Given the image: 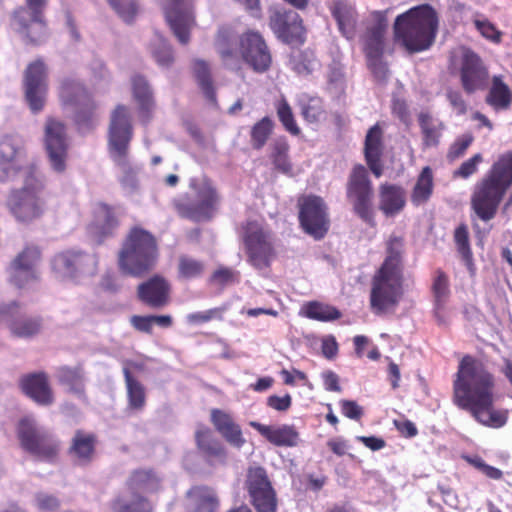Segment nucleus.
<instances>
[{
  "label": "nucleus",
  "mask_w": 512,
  "mask_h": 512,
  "mask_svg": "<svg viewBox=\"0 0 512 512\" xmlns=\"http://www.w3.org/2000/svg\"><path fill=\"white\" fill-rule=\"evenodd\" d=\"M459 75L461 86L467 94L484 90L488 86V68L480 56L469 49L462 54Z\"/></svg>",
  "instance_id": "19"
},
{
  "label": "nucleus",
  "mask_w": 512,
  "mask_h": 512,
  "mask_svg": "<svg viewBox=\"0 0 512 512\" xmlns=\"http://www.w3.org/2000/svg\"><path fill=\"white\" fill-rule=\"evenodd\" d=\"M384 11H373L370 14L371 21L364 35V52L367 59L382 58L384 52V36L388 28L387 14Z\"/></svg>",
  "instance_id": "25"
},
{
  "label": "nucleus",
  "mask_w": 512,
  "mask_h": 512,
  "mask_svg": "<svg viewBox=\"0 0 512 512\" xmlns=\"http://www.w3.org/2000/svg\"><path fill=\"white\" fill-rule=\"evenodd\" d=\"M404 239L391 235L386 241V256L371 278L369 305L376 315L395 310L404 294Z\"/></svg>",
  "instance_id": "3"
},
{
  "label": "nucleus",
  "mask_w": 512,
  "mask_h": 512,
  "mask_svg": "<svg viewBox=\"0 0 512 512\" xmlns=\"http://www.w3.org/2000/svg\"><path fill=\"white\" fill-rule=\"evenodd\" d=\"M383 149V131L377 123L368 130L364 143V156L366 163L370 171L377 178L383 174V165L381 163Z\"/></svg>",
  "instance_id": "29"
},
{
  "label": "nucleus",
  "mask_w": 512,
  "mask_h": 512,
  "mask_svg": "<svg viewBox=\"0 0 512 512\" xmlns=\"http://www.w3.org/2000/svg\"><path fill=\"white\" fill-rule=\"evenodd\" d=\"M119 226V220L114 209L105 204H98L95 212V221L91 225L92 233L99 243L114 235Z\"/></svg>",
  "instance_id": "34"
},
{
  "label": "nucleus",
  "mask_w": 512,
  "mask_h": 512,
  "mask_svg": "<svg viewBox=\"0 0 512 512\" xmlns=\"http://www.w3.org/2000/svg\"><path fill=\"white\" fill-rule=\"evenodd\" d=\"M160 257L159 243L149 230L135 225L124 236L117 253L119 271L127 276L142 278L156 267Z\"/></svg>",
  "instance_id": "5"
},
{
  "label": "nucleus",
  "mask_w": 512,
  "mask_h": 512,
  "mask_svg": "<svg viewBox=\"0 0 512 512\" xmlns=\"http://www.w3.org/2000/svg\"><path fill=\"white\" fill-rule=\"evenodd\" d=\"M290 144L285 136H279L269 146L268 158L274 171L293 176V163L290 158Z\"/></svg>",
  "instance_id": "38"
},
{
  "label": "nucleus",
  "mask_w": 512,
  "mask_h": 512,
  "mask_svg": "<svg viewBox=\"0 0 512 512\" xmlns=\"http://www.w3.org/2000/svg\"><path fill=\"white\" fill-rule=\"evenodd\" d=\"M297 204L302 229L316 240L324 238L329 230L330 221L323 198L312 194L302 195L298 198Z\"/></svg>",
  "instance_id": "15"
},
{
  "label": "nucleus",
  "mask_w": 512,
  "mask_h": 512,
  "mask_svg": "<svg viewBox=\"0 0 512 512\" xmlns=\"http://www.w3.org/2000/svg\"><path fill=\"white\" fill-rule=\"evenodd\" d=\"M276 113L283 128L293 136H298L301 132L296 123L293 111L289 103L282 99L276 104Z\"/></svg>",
  "instance_id": "51"
},
{
  "label": "nucleus",
  "mask_w": 512,
  "mask_h": 512,
  "mask_svg": "<svg viewBox=\"0 0 512 512\" xmlns=\"http://www.w3.org/2000/svg\"><path fill=\"white\" fill-rule=\"evenodd\" d=\"M62 105L73 111L76 125L83 130L94 127L97 119V103L87 87L76 80L65 79L59 91Z\"/></svg>",
  "instance_id": "10"
},
{
  "label": "nucleus",
  "mask_w": 512,
  "mask_h": 512,
  "mask_svg": "<svg viewBox=\"0 0 512 512\" xmlns=\"http://www.w3.org/2000/svg\"><path fill=\"white\" fill-rule=\"evenodd\" d=\"M289 64L299 76L310 75L318 65V60L312 50H298L291 54Z\"/></svg>",
  "instance_id": "45"
},
{
  "label": "nucleus",
  "mask_w": 512,
  "mask_h": 512,
  "mask_svg": "<svg viewBox=\"0 0 512 512\" xmlns=\"http://www.w3.org/2000/svg\"><path fill=\"white\" fill-rule=\"evenodd\" d=\"M452 387L454 405L468 412L479 424L498 429L507 423L508 411L494 406L496 377L482 359L464 355L458 363Z\"/></svg>",
  "instance_id": "1"
},
{
  "label": "nucleus",
  "mask_w": 512,
  "mask_h": 512,
  "mask_svg": "<svg viewBox=\"0 0 512 512\" xmlns=\"http://www.w3.org/2000/svg\"><path fill=\"white\" fill-rule=\"evenodd\" d=\"M227 306L214 307L205 311L190 313L187 315V322L193 325L204 324L213 320L222 321Z\"/></svg>",
  "instance_id": "53"
},
{
  "label": "nucleus",
  "mask_w": 512,
  "mask_h": 512,
  "mask_svg": "<svg viewBox=\"0 0 512 512\" xmlns=\"http://www.w3.org/2000/svg\"><path fill=\"white\" fill-rule=\"evenodd\" d=\"M23 87L25 99L34 113L40 112L48 91V70L42 59L28 64L24 72Z\"/></svg>",
  "instance_id": "16"
},
{
  "label": "nucleus",
  "mask_w": 512,
  "mask_h": 512,
  "mask_svg": "<svg viewBox=\"0 0 512 512\" xmlns=\"http://www.w3.org/2000/svg\"><path fill=\"white\" fill-rule=\"evenodd\" d=\"M40 259L41 251L39 247L26 246L10 264V282L21 289L37 280L35 267Z\"/></svg>",
  "instance_id": "21"
},
{
  "label": "nucleus",
  "mask_w": 512,
  "mask_h": 512,
  "mask_svg": "<svg viewBox=\"0 0 512 512\" xmlns=\"http://www.w3.org/2000/svg\"><path fill=\"white\" fill-rule=\"evenodd\" d=\"M20 446L36 460L53 463L58 459L60 442L47 430L29 418H22L17 425Z\"/></svg>",
  "instance_id": "11"
},
{
  "label": "nucleus",
  "mask_w": 512,
  "mask_h": 512,
  "mask_svg": "<svg viewBox=\"0 0 512 512\" xmlns=\"http://www.w3.org/2000/svg\"><path fill=\"white\" fill-rule=\"evenodd\" d=\"M195 443L199 453L207 460L225 461L227 451L224 445L215 438L213 431L204 424H199L195 431Z\"/></svg>",
  "instance_id": "31"
},
{
  "label": "nucleus",
  "mask_w": 512,
  "mask_h": 512,
  "mask_svg": "<svg viewBox=\"0 0 512 512\" xmlns=\"http://www.w3.org/2000/svg\"><path fill=\"white\" fill-rule=\"evenodd\" d=\"M239 272L232 268L220 266L210 276L209 281L211 284L226 286L239 281Z\"/></svg>",
  "instance_id": "56"
},
{
  "label": "nucleus",
  "mask_w": 512,
  "mask_h": 512,
  "mask_svg": "<svg viewBox=\"0 0 512 512\" xmlns=\"http://www.w3.org/2000/svg\"><path fill=\"white\" fill-rule=\"evenodd\" d=\"M156 483V477L150 470H135L127 481L128 488L133 491H148Z\"/></svg>",
  "instance_id": "52"
},
{
  "label": "nucleus",
  "mask_w": 512,
  "mask_h": 512,
  "mask_svg": "<svg viewBox=\"0 0 512 512\" xmlns=\"http://www.w3.org/2000/svg\"><path fill=\"white\" fill-rule=\"evenodd\" d=\"M44 142L52 168L56 172L65 171L68 156L65 124L58 119L48 117L45 125Z\"/></svg>",
  "instance_id": "17"
},
{
  "label": "nucleus",
  "mask_w": 512,
  "mask_h": 512,
  "mask_svg": "<svg viewBox=\"0 0 512 512\" xmlns=\"http://www.w3.org/2000/svg\"><path fill=\"white\" fill-rule=\"evenodd\" d=\"M206 269L202 260L196 259L190 255L182 254L178 258L177 276L181 280H193L200 278Z\"/></svg>",
  "instance_id": "46"
},
{
  "label": "nucleus",
  "mask_w": 512,
  "mask_h": 512,
  "mask_svg": "<svg viewBox=\"0 0 512 512\" xmlns=\"http://www.w3.org/2000/svg\"><path fill=\"white\" fill-rule=\"evenodd\" d=\"M193 74L205 97L211 101L216 100V92L213 86L209 64L197 59L193 62Z\"/></svg>",
  "instance_id": "47"
},
{
  "label": "nucleus",
  "mask_w": 512,
  "mask_h": 512,
  "mask_svg": "<svg viewBox=\"0 0 512 512\" xmlns=\"http://www.w3.org/2000/svg\"><path fill=\"white\" fill-rule=\"evenodd\" d=\"M275 124L269 116L255 122L250 129V144L254 150H261L273 134Z\"/></svg>",
  "instance_id": "44"
},
{
  "label": "nucleus",
  "mask_w": 512,
  "mask_h": 512,
  "mask_svg": "<svg viewBox=\"0 0 512 512\" xmlns=\"http://www.w3.org/2000/svg\"><path fill=\"white\" fill-rule=\"evenodd\" d=\"M128 366L140 368V365L133 362H127L126 366L123 368L127 396V409L133 412H139L146 406V389L145 386L132 375Z\"/></svg>",
  "instance_id": "32"
},
{
  "label": "nucleus",
  "mask_w": 512,
  "mask_h": 512,
  "mask_svg": "<svg viewBox=\"0 0 512 512\" xmlns=\"http://www.w3.org/2000/svg\"><path fill=\"white\" fill-rule=\"evenodd\" d=\"M379 198V209L387 217L400 213L406 204L405 190L396 184H381Z\"/></svg>",
  "instance_id": "33"
},
{
  "label": "nucleus",
  "mask_w": 512,
  "mask_h": 512,
  "mask_svg": "<svg viewBox=\"0 0 512 512\" xmlns=\"http://www.w3.org/2000/svg\"><path fill=\"white\" fill-rule=\"evenodd\" d=\"M170 292L169 282L161 275H154L137 287L138 299L153 309L165 307L170 301Z\"/></svg>",
  "instance_id": "27"
},
{
  "label": "nucleus",
  "mask_w": 512,
  "mask_h": 512,
  "mask_svg": "<svg viewBox=\"0 0 512 512\" xmlns=\"http://www.w3.org/2000/svg\"><path fill=\"white\" fill-rule=\"evenodd\" d=\"M242 242L247 262L254 269H270L277 257L275 236L271 229L257 220H248L242 225Z\"/></svg>",
  "instance_id": "9"
},
{
  "label": "nucleus",
  "mask_w": 512,
  "mask_h": 512,
  "mask_svg": "<svg viewBox=\"0 0 512 512\" xmlns=\"http://www.w3.org/2000/svg\"><path fill=\"white\" fill-rule=\"evenodd\" d=\"M0 171L3 173L0 176L3 180L14 177L18 173L24 175L26 171L22 170L20 165L19 149L9 137H5L0 141ZM27 171L33 170L28 169Z\"/></svg>",
  "instance_id": "37"
},
{
  "label": "nucleus",
  "mask_w": 512,
  "mask_h": 512,
  "mask_svg": "<svg viewBox=\"0 0 512 512\" xmlns=\"http://www.w3.org/2000/svg\"><path fill=\"white\" fill-rule=\"evenodd\" d=\"M98 257L80 249H67L54 255L51 269L60 279H77L93 275L98 267Z\"/></svg>",
  "instance_id": "13"
},
{
  "label": "nucleus",
  "mask_w": 512,
  "mask_h": 512,
  "mask_svg": "<svg viewBox=\"0 0 512 512\" xmlns=\"http://www.w3.org/2000/svg\"><path fill=\"white\" fill-rule=\"evenodd\" d=\"M46 7H20L14 12L18 31L31 44L40 45L48 38V27L44 17Z\"/></svg>",
  "instance_id": "18"
},
{
  "label": "nucleus",
  "mask_w": 512,
  "mask_h": 512,
  "mask_svg": "<svg viewBox=\"0 0 512 512\" xmlns=\"http://www.w3.org/2000/svg\"><path fill=\"white\" fill-rule=\"evenodd\" d=\"M210 420L215 429L232 446L241 448L245 444V439L239 424L233 417L221 409H212Z\"/></svg>",
  "instance_id": "30"
},
{
  "label": "nucleus",
  "mask_w": 512,
  "mask_h": 512,
  "mask_svg": "<svg viewBox=\"0 0 512 512\" xmlns=\"http://www.w3.org/2000/svg\"><path fill=\"white\" fill-rule=\"evenodd\" d=\"M116 13L126 22L133 21L138 7L135 0H108Z\"/></svg>",
  "instance_id": "57"
},
{
  "label": "nucleus",
  "mask_w": 512,
  "mask_h": 512,
  "mask_svg": "<svg viewBox=\"0 0 512 512\" xmlns=\"http://www.w3.org/2000/svg\"><path fill=\"white\" fill-rule=\"evenodd\" d=\"M418 123L422 133L423 145L425 147L437 146L444 128L443 123L426 112H421L418 115Z\"/></svg>",
  "instance_id": "42"
},
{
  "label": "nucleus",
  "mask_w": 512,
  "mask_h": 512,
  "mask_svg": "<svg viewBox=\"0 0 512 512\" xmlns=\"http://www.w3.org/2000/svg\"><path fill=\"white\" fill-rule=\"evenodd\" d=\"M342 414L352 420L359 421L363 414V408L354 400L343 399L339 402Z\"/></svg>",
  "instance_id": "63"
},
{
  "label": "nucleus",
  "mask_w": 512,
  "mask_h": 512,
  "mask_svg": "<svg viewBox=\"0 0 512 512\" xmlns=\"http://www.w3.org/2000/svg\"><path fill=\"white\" fill-rule=\"evenodd\" d=\"M434 189V176L430 166L422 168L417 177L416 183L411 192V202L415 206H420L428 202Z\"/></svg>",
  "instance_id": "40"
},
{
  "label": "nucleus",
  "mask_w": 512,
  "mask_h": 512,
  "mask_svg": "<svg viewBox=\"0 0 512 512\" xmlns=\"http://www.w3.org/2000/svg\"><path fill=\"white\" fill-rule=\"evenodd\" d=\"M250 426L259 432L269 443L277 447H295L300 441V435L294 425L278 426L265 425L251 421Z\"/></svg>",
  "instance_id": "28"
},
{
  "label": "nucleus",
  "mask_w": 512,
  "mask_h": 512,
  "mask_svg": "<svg viewBox=\"0 0 512 512\" xmlns=\"http://www.w3.org/2000/svg\"><path fill=\"white\" fill-rule=\"evenodd\" d=\"M111 508L113 512H152V506L149 500L139 494L134 493L133 499L126 502L122 498L115 499Z\"/></svg>",
  "instance_id": "50"
},
{
  "label": "nucleus",
  "mask_w": 512,
  "mask_h": 512,
  "mask_svg": "<svg viewBox=\"0 0 512 512\" xmlns=\"http://www.w3.org/2000/svg\"><path fill=\"white\" fill-rule=\"evenodd\" d=\"M57 379L61 385L67 386L69 392L78 397H85L84 371L81 366H61L57 369Z\"/></svg>",
  "instance_id": "39"
},
{
  "label": "nucleus",
  "mask_w": 512,
  "mask_h": 512,
  "mask_svg": "<svg viewBox=\"0 0 512 512\" xmlns=\"http://www.w3.org/2000/svg\"><path fill=\"white\" fill-rule=\"evenodd\" d=\"M454 242L458 253L469 270L473 269V253L470 247L469 230L466 224H460L454 231Z\"/></svg>",
  "instance_id": "48"
},
{
  "label": "nucleus",
  "mask_w": 512,
  "mask_h": 512,
  "mask_svg": "<svg viewBox=\"0 0 512 512\" xmlns=\"http://www.w3.org/2000/svg\"><path fill=\"white\" fill-rule=\"evenodd\" d=\"M0 320L7 323L11 333L19 338L37 335L42 328V318L20 315V306L13 301L0 307Z\"/></svg>",
  "instance_id": "24"
},
{
  "label": "nucleus",
  "mask_w": 512,
  "mask_h": 512,
  "mask_svg": "<svg viewBox=\"0 0 512 512\" xmlns=\"http://www.w3.org/2000/svg\"><path fill=\"white\" fill-rule=\"evenodd\" d=\"M215 46L228 68L240 69L243 64L256 74H264L273 66L271 47L259 30L249 28L234 37L229 28H221Z\"/></svg>",
  "instance_id": "2"
},
{
  "label": "nucleus",
  "mask_w": 512,
  "mask_h": 512,
  "mask_svg": "<svg viewBox=\"0 0 512 512\" xmlns=\"http://www.w3.org/2000/svg\"><path fill=\"white\" fill-rule=\"evenodd\" d=\"M346 197L354 213L368 225L374 226L373 184L367 169L362 164H356L351 169L346 184Z\"/></svg>",
  "instance_id": "12"
},
{
  "label": "nucleus",
  "mask_w": 512,
  "mask_h": 512,
  "mask_svg": "<svg viewBox=\"0 0 512 512\" xmlns=\"http://www.w3.org/2000/svg\"><path fill=\"white\" fill-rule=\"evenodd\" d=\"M483 161V157L480 153L473 155L468 160L464 161L460 167L454 171V178L467 179L471 175L475 174L478 170V165Z\"/></svg>",
  "instance_id": "60"
},
{
  "label": "nucleus",
  "mask_w": 512,
  "mask_h": 512,
  "mask_svg": "<svg viewBox=\"0 0 512 512\" xmlns=\"http://www.w3.org/2000/svg\"><path fill=\"white\" fill-rule=\"evenodd\" d=\"M35 500L38 509L44 512L56 511L60 507V501L56 496L44 492L37 493Z\"/></svg>",
  "instance_id": "62"
},
{
  "label": "nucleus",
  "mask_w": 512,
  "mask_h": 512,
  "mask_svg": "<svg viewBox=\"0 0 512 512\" xmlns=\"http://www.w3.org/2000/svg\"><path fill=\"white\" fill-rule=\"evenodd\" d=\"M431 290L437 308H444L450 295V283L448 275L443 270H435Z\"/></svg>",
  "instance_id": "49"
},
{
  "label": "nucleus",
  "mask_w": 512,
  "mask_h": 512,
  "mask_svg": "<svg viewBox=\"0 0 512 512\" xmlns=\"http://www.w3.org/2000/svg\"><path fill=\"white\" fill-rule=\"evenodd\" d=\"M22 392L41 406H50L55 397L47 373L40 371L28 373L19 379Z\"/></svg>",
  "instance_id": "26"
},
{
  "label": "nucleus",
  "mask_w": 512,
  "mask_h": 512,
  "mask_svg": "<svg viewBox=\"0 0 512 512\" xmlns=\"http://www.w3.org/2000/svg\"><path fill=\"white\" fill-rule=\"evenodd\" d=\"M323 112L322 100L318 97H310L301 104V115L310 123L318 122Z\"/></svg>",
  "instance_id": "54"
},
{
  "label": "nucleus",
  "mask_w": 512,
  "mask_h": 512,
  "mask_svg": "<svg viewBox=\"0 0 512 512\" xmlns=\"http://www.w3.org/2000/svg\"><path fill=\"white\" fill-rule=\"evenodd\" d=\"M336 19L339 29L347 38L352 37L354 33V22L348 11H343L341 7H335L332 12Z\"/></svg>",
  "instance_id": "59"
},
{
  "label": "nucleus",
  "mask_w": 512,
  "mask_h": 512,
  "mask_svg": "<svg viewBox=\"0 0 512 512\" xmlns=\"http://www.w3.org/2000/svg\"><path fill=\"white\" fill-rule=\"evenodd\" d=\"M151 51L155 61L162 67H169L174 61L171 47L162 38L153 44Z\"/></svg>",
  "instance_id": "55"
},
{
  "label": "nucleus",
  "mask_w": 512,
  "mask_h": 512,
  "mask_svg": "<svg viewBox=\"0 0 512 512\" xmlns=\"http://www.w3.org/2000/svg\"><path fill=\"white\" fill-rule=\"evenodd\" d=\"M195 499L194 512H217L220 507V501L216 491L208 486L193 487L190 492Z\"/></svg>",
  "instance_id": "43"
},
{
  "label": "nucleus",
  "mask_w": 512,
  "mask_h": 512,
  "mask_svg": "<svg viewBox=\"0 0 512 512\" xmlns=\"http://www.w3.org/2000/svg\"><path fill=\"white\" fill-rule=\"evenodd\" d=\"M438 25L436 10L429 4L418 5L396 17L394 38L410 53L424 51L434 43Z\"/></svg>",
  "instance_id": "6"
},
{
  "label": "nucleus",
  "mask_w": 512,
  "mask_h": 512,
  "mask_svg": "<svg viewBox=\"0 0 512 512\" xmlns=\"http://www.w3.org/2000/svg\"><path fill=\"white\" fill-rule=\"evenodd\" d=\"M132 94L135 101L153 99V92L148 81L141 75L132 78Z\"/></svg>",
  "instance_id": "58"
},
{
  "label": "nucleus",
  "mask_w": 512,
  "mask_h": 512,
  "mask_svg": "<svg viewBox=\"0 0 512 512\" xmlns=\"http://www.w3.org/2000/svg\"><path fill=\"white\" fill-rule=\"evenodd\" d=\"M485 103L495 112L507 111L512 106V91L502 75H494L485 96Z\"/></svg>",
  "instance_id": "36"
},
{
  "label": "nucleus",
  "mask_w": 512,
  "mask_h": 512,
  "mask_svg": "<svg viewBox=\"0 0 512 512\" xmlns=\"http://www.w3.org/2000/svg\"><path fill=\"white\" fill-rule=\"evenodd\" d=\"M276 37L286 44H303L305 28L300 15L291 10L276 11L269 21Z\"/></svg>",
  "instance_id": "20"
},
{
  "label": "nucleus",
  "mask_w": 512,
  "mask_h": 512,
  "mask_svg": "<svg viewBox=\"0 0 512 512\" xmlns=\"http://www.w3.org/2000/svg\"><path fill=\"white\" fill-rule=\"evenodd\" d=\"M97 443L96 434L78 429L71 440L69 454L80 464H88L95 455Z\"/></svg>",
  "instance_id": "35"
},
{
  "label": "nucleus",
  "mask_w": 512,
  "mask_h": 512,
  "mask_svg": "<svg viewBox=\"0 0 512 512\" xmlns=\"http://www.w3.org/2000/svg\"><path fill=\"white\" fill-rule=\"evenodd\" d=\"M512 186V152L501 154L475 184L470 205L483 222L495 218L501 202Z\"/></svg>",
  "instance_id": "4"
},
{
  "label": "nucleus",
  "mask_w": 512,
  "mask_h": 512,
  "mask_svg": "<svg viewBox=\"0 0 512 512\" xmlns=\"http://www.w3.org/2000/svg\"><path fill=\"white\" fill-rule=\"evenodd\" d=\"M473 142V137L471 135H463L461 138H458L450 147L448 152V158L450 160H455L464 155L468 147Z\"/></svg>",
  "instance_id": "64"
},
{
  "label": "nucleus",
  "mask_w": 512,
  "mask_h": 512,
  "mask_svg": "<svg viewBox=\"0 0 512 512\" xmlns=\"http://www.w3.org/2000/svg\"><path fill=\"white\" fill-rule=\"evenodd\" d=\"M475 26L486 39L497 44L501 42L502 33L491 22L487 20H476Z\"/></svg>",
  "instance_id": "61"
},
{
  "label": "nucleus",
  "mask_w": 512,
  "mask_h": 512,
  "mask_svg": "<svg viewBox=\"0 0 512 512\" xmlns=\"http://www.w3.org/2000/svg\"><path fill=\"white\" fill-rule=\"evenodd\" d=\"M133 136L130 110L123 104H118L112 110L108 128V144L111 157L122 171L121 184L135 187L137 169L128 159L129 144Z\"/></svg>",
  "instance_id": "7"
},
{
  "label": "nucleus",
  "mask_w": 512,
  "mask_h": 512,
  "mask_svg": "<svg viewBox=\"0 0 512 512\" xmlns=\"http://www.w3.org/2000/svg\"><path fill=\"white\" fill-rule=\"evenodd\" d=\"M24 176V186L12 191L7 204L18 221L30 222L43 215L50 194L34 171H25Z\"/></svg>",
  "instance_id": "8"
},
{
  "label": "nucleus",
  "mask_w": 512,
  "mask_h": 512,
  "mask_svg": "<svg viewBox=\"0 0 512 512\" xmlns=\"http://www.w3.org/2000/svg\"><path fill=\"white\" fill-rule=\"evenodd\" d=\"M300 314L308 319L319 322H331L341 318L342 313L335 306L319 301H309L305 303Z\"/></svg>",
  "instance_id": "41"
},
{
  "label": "nucleus",
  "mask_w": 512,
  "mask_h": 512,
  "mask_svg": "<svg viewBox=\"0 0 512 512\" xmlns=\"http://www.w3.org/2000/svg\"><path fill=\"white\" fill-rule=\"evenodd\" d=\"M191 0H169L165 7V17L180 43L190 40V29L194 24Z\"/></svg>",
  "instance_id": "22"
},
{
  "label": "nucleus",
  "mask_w": 512,
  "mask_h": 512,
  "mask_svg": "<svg viewBox=\"0 0 512 512\" xmlns=\"http://www.w3.org/2000/svg\"><path fill=\"white\" fill-rule=\"evenodd\" d=\"M244 487L256 512H277L276 491L264 467H248Z\"/></svg>",
  "instance_id": "14"
},
{
  "label": "nucleus",
  "mask_w": 512,
  "mask_h": 512,
  "mask_svg": "<svg viewBox=\"0 0 512 512\" xmlns=\"http://www.w3.org/2000/svg\"><path fill=\"white\" fill-rule=\"evenodd\" d=\"M197 203L175 202L174 206L179 216L194 221L210 219L216 210L219 196L216 188L207 185L198 192Z\"/></svg>",
  "instance_id": "23"
}]
</instances>
